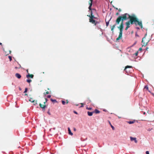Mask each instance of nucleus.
<instances>
[{
	"label": "nucleus",
	"mask_w": 154,
	"mask_h": 154,
	"mask_svg": "<svg viewBox=\"0 0 154 154\" xmlns=\"http://www.w3.org/2000/svg\"><path fill=\"white\" fill-rule=\"evenodd\" d=\"M109 124L110 125L111 127H112V129L113 130H114L115 129L114 127L111 125V123H110V121H109Z\"/></svg>",
	"instance_id": "dca6fc26"
},
{
	"label": "nucleus",
	"mask_w": 154,
	"mask_h": 154,
	"mask_svg": "<svg viewBox=\"0 0 154 154\" xmlns=\"http://www.w3.org/2000/svg\"><path fill=\"white\" fill-rule=\"evenodd\" d=\"M94 113V112H93V111L92 112H90L88 111V116H92L93 114Z\"/></svg>",
	"instance_id": "9b49d317"
},
{
	"label": "nucleus",
	"mask_w": 154,
	"mask_h": 154,
	"mask_svg": "<svg viewBox=\"0 0 154 154\" xmlns=\"http://www.w3.org/2000/svg\"><path fill=\"white\" fill-rule=\"evenodd\" d=\"M93 112H94V113H95L96 114L99 113H100V111L96 109H95L94 111H93Z\"/></svg>",
	"instance_id": "ddd939ff"
},
{
	"label": "nucleus",
	"mask_w": 154,
	"mask_h": 154,
	"mask_svg": "<svg viewBox=\"0 0 154 154\" xmlns=\"http://www.w3.org/2000/svg\"><path fill=\"white\" fill-rule=\"evenodd\" d=\"M153 116H154V112H153Z\"/></svg>",
	"instance_id": "a18cd8bd"
},
{
	"label": "nucleus",
	"mask_w": 154,
	"mask_h": 154,
	"mask_svg": "<svg viewBox=\"0 0 154 154\" xmlns=\"http://www.w3.org/2000/svg\"><path fill=\"white\" fill-rule=\"evenodd\" d=\"M81 107H82L84 106V104L83 103H81Z\"/></svg>",
	"instance_id": "a878e982"
},
{
	"label": "nucleus",
	"mask_w": 154,
	"mask_h": 154,
	"mask_svg": "<svg viewBox=\"0 0 154 154\" xmlns=\"http://www.w3.org/2000/svg\"><path fill=\"white\" fill-rule=\"evenodd\" d=\"M88 101L89 103L91 102V100H90L89 98H88Z\"/></svg>",
	"instance_id": "cd10ccee"
},
{
	"label": "nucleus",
	"mask_w": 154,
	"mask_h": 154,
	"mask_svg": "<svg viewBox=\"0 0 154 154\" xmlns=\"http://www.w3.org/2000/svg\"><path fill=\"white\" fill-rule=\"evenodd\" d=\"M132 67V66H127L125 67V69H124V71H125L128 74H129V72L128 71L127 69L128 68H131Z\"/></svg>",
	"instance_id": "423d86ee"
},
{
	"label": "nucleus",
	"mask_w": 154,
	"mask_h": 154,
	"mask_svg": "<svg viewBox=\"0 0 154 154\" xmlns=\"http://www.w3.org/2000/svg\"><path fill=\"white\" fill-rule=\"evenodd\" d=\"M122 26H121L120 27H118V28L120 30L119 34L118 37L116 39V41L120 39L122 37Z\"/></svg>",
	"instance_id": "7ed1b4c3"
},
{
	"label": "nucleus",
	"mask_w": 154,
	"mask_h": 154,
	"mask_svg": "<svg viewBox=\"0 0 154 154\" xmlns=\"http://www.w3.org/2000/svg\"><path fill=\"white\" fill-rule=\"evenodd\" d=\"M74 112L75 113V114H78V113H77L76 112V111H74Z\"/></svg>",
	"instance_id": "72a5a7b5"
},
{
	"label": "nucleus",
	"mask_w": 154,
	"mask_h": 154,
	"mask_svg": "<svg viewBox=\"0 0 154 154\" xmlns=\"http://www.w3.org/2000/svg\"><path fill=\"white\" fill-rule=\"evenodd\" d=\"M118 118H119L120 119V118H121L122 117H119V116H118Z\"/></svg>",
	"instance_id": "a19ab883"
},
{
	"label": "nucleus",
	"mask_w": 154,
	"mask_h": 154,
	"mask_svg": "<svg viewBox=\"0 0 154 154\" xmlns=\"http://www.w3.org/2000/svg\"><path fill=\"white\" fill-rule=\"evenodd\" d=\"M68 103H69V101H68V100H66V103L68 104Z\"/></svg>",
	"instance_id": "473e14b6"
},
{
	"label": "nucleus",
	"mask_w": 154,
	"mask_h": 154,
	"mask_svg": "<svg viewBox=\"0 0 154 154\" xmlns=\"http://www.w3.org/2000/svg\"><path fill=\"white\" fill-rule=\"evenodd\" d=\"M145 113H146L145 112H144V113H143L144 115H145Z\"/></svg>",
	"instance_id": "37998d69"
},
{
	"label": "nucleus",
	"mask_w": 154,
	"mask_h": 154,
	"mask_svg": "<svg viewBox=\"0 0 154 154\" xmlns=\"http://www.w3.org/2000/svg\"><path fill=\"white\" fill-rule=\"evenodd\" d=\"M109 21H108V22H106V26H108V25H109Z\"/></svg>",
	"instance_id": "bb28decb"
},
{
	"label": "nucleus",
	"mask_w": 154,
	"mask_h": 154,
	"mask_svg": "<svg viewBox=\"0 0 154 154\" xmlns=\"http://www.w3.org/2000/svg\"><path fill=\"white\" fill-rule=\"evenodd\" d=\"M146 154H149L148 151H146Z\"/></svg>",
	"instance_id": "c85d7f7f"
},
{
	"label": "nucleus",
	"mask_w": 154,
	"mask_h": 154,
	"mask_svg": "<svg viewBox=\"0 0 154 154\" xmlns=\"http://www.w3.org/2000/svg\"><path fill=\"white\" fill-rule=\"evenodd\" d=\"M15 76L19 79H20L21 77L20 75L18 73H17L15 74Z\"/></svg>",
	"instance_id": "9d476101"
},
{
	"label": "nucleus",
	"mask_w": 154,
	"mask_h": 154,
	"mask_svg": "<svg viewBox=\"0 0 154 154\" xmlns=\"http://www.w3.org/2000/svg\"><path fill=\"white\" fill-rule=\"evenodd\" d=\"M119 14V13H117L116 14V15H118Z\"/></svg>",
	"instance_id": "e433bc0d"
},
{
	"label": "nucleus",
	"mask_w": 154,
	"mask_h": 154,
	"mask_svg": "<svg viewBox=\"0 0 154 154\" xmlns=\"http://www.w3.org/2000/svg\"><path fill=\"white\" fill-rule=\"evenodd\" d=\"M130 140L131 141H134L135 143H137V139L135 137H130Z\"/></svg>",
	"instance_id": "6e6552de"
},
{
	"label": "nucleus",
	"mask_w": 154,
	"mask_h": 154,
	"mask_svg": "<svg viewBox=\"0 0 154 154\" xmlns=\"http://www.w3.org/2000/svg\"><path fill=\"white\" fill-rule=\"evenodd\" d=\"M93 11H96L94 9H93Z\"/></svg>",
	"instance_id": "c03bdc74"
},
{
	"label": "nucleus",
	"mask_w": 154,
	"mask_h": 154,
	"mask_svg": "<svg viewBox=\"0 0 154 154\" xmlns=\"http://www.w3.org/2000/svg\"><path fill=\"white\" fill-rule=\"evenodd\" d=\"M128 122L129 124H133L134 123V122H135V120H134V121H129V122Z\"/></svg>",
	"instance_id": "2eb2a0df"
},
{
	"label": "nucleus",
	"mask_w": 154,
	"mask_h": 154,
	"mask_svg": "<svg viewBox=\"0 0 154 154\" xmlns=\"http://www.w3.org/2000/svg\"><path fill=\"white\" fill-rule=\"evenodd\" d=\"M116 9H117V10L118 9V8H116Z\"/></svg>",
	"instance_id": "8fccbe9b"
},
{
	"label": "nucleus",
	"mask_w": 154,
	"mask_h": 154,
	"mask_svg": "<svg viewBox=\"0 0 154 154\" xmlns=\"http://www.w3.org/2000/svg\"><path fill=\"white\" fill-rule=\"evenodd\" d=\"M93 0H90V2H89V4L90 5V6L88 8L89 9V10H91V7L92 5V2Z\"/></svg>",
	"instance_id": "1a4fd4ad"
},
{
	"label": "nucleus",
	"mask_w": 154,
	"mask_h": 154,
	"mask_svg": "<svg viewBox=\"0 0 154 154\" xmlns=\"http://www.w3.org/2000/svg\"><path fill=\"white\" fill-rule=\"evenodd\" d=\"M51 97V96L50 95H49L47 96V97L48 98H50Z\"/></svg>",
	"instance_id": "7c9ffc66"
},
{
	"label": "nucleus",
	"mask_w": 154,
	"mask_h": 154,
	"mask_svg": "<svg viewBox=\"0 0 154 154\" xmlns=\"http://www.w3.org/2000/svg\"><path fill=\"white\" fill-rule=\"evenodd\" d=\"M86 109L88 110H91L92 109V108H91V107H87L86 108Z\"/></svg>",
	"instance_id": "412c9836"
},
{
	"label": "nucleus",
	"mask_w": 154,
	"mask_h": 154,
	"mask_svg": "<svg viewBox=\"0 0 154 154\" xmlns=\"http://www.w3.org/2000/svg\"><path fill=\"white\" fill-rule=\"evenodd\" d=\"M45 101L44 102V104H45V103L47 101V99L46 98H45ZM39 106H40V107L43 109H44L46 106L45 104L42 105L41 103H40Z\"/></svg>",
	"instance_id": "39448f33"
},
{
	"label": "nucleus",
	"mask_w": 154,
	"mask_h": 154,
	"mask_svg": "<svg viewBox=\"0 0 154 154\" xmlns=\"http://www.w3.org/2000/svg\"><path fill=\"white\" fill-rule=\"evenodd\" d=\"M51 101H52V102H54V103L57 102V101L56 100H53L52 99H51Z\"/></svg>",
	"instance_id": "a211bd4d"
},
{
	"label": "nucleus",
	"mask_w": 154,
	"mask_h": 154,
	"mask_svg": "<svg viewBox=\"0 0 154 154\" xmlns=\"http://www.w3.org/2000/svg\"><path fill=\"white\" fill-rule=\"evenodd\" d=\"M0 45H2V44L0 42Z\"/></svg>",
	"instance_id": "79ce46f5"
},
{
	"label": "nucleus",
	"mask_w": 154,
	"mask_h": 154,
	"mask_svg": "<svg viewBox=\"0 0 154 154\" xmlns=\"http://www.w3.org/2000/svg\"><path fill=\"white\" fill-rule=\"evenodd\" d=\"M146 35L143 38L142 41V43L143 44V45L145 46H146L147 45L148 43L149 42V40L146 39Z\"/></svg>",
	"instance_id": "20e7f679"
},
{
	"label": "nucleus",
	"mask_w": 154,
	"mask_h": 154,
	"mask_svg": "<svg viewBox=\"0 0 154 154\" xmlns=\"http://www.w3.org/2000/svg\"><path fill=\"white\" fill-rule=\"evenodd\" d=\"M29 101L31 102H34V100H33V99L32 98H31L29 100Z\"/></svg>",
	"instance_id": "6ab92c4d"
},
{
	"label": "nucleus",
	"mask_w": 154,
	"mask_h": 154,
	"mask_svg": "<svg viewBox=\"0 0 154 154\" xmlns=\"http://www.w3.org/2000/svg\"><path fill=\"white\" fill-rule=\"evenodd\" d=\"M49 93V92L48 91H47L45 93H44V94L45 95H46V94H48Z\"/></svg>",
	"instance_id": "4be33fe9"
},
{
	"label": "nucleus",
	"mask_w": 154,
	"mask_h": 154,
	"mask_svg": "<svg viewBox=\"0 0 154 154\" xmlns=\"http://www.w3.org/2000/svg\"><path fill=\"white\" fill-rule=\"evenodd\" d=\"M48 113L49 115H51L50 113L49 112H48Z\"/></svg>",
	"instance_id": "ea45409f"
},
{
	"label": "nucleus",
	"mask_w": 154,
	"mask_h": 154,
	"mask_svg": "<svg viewBox=\"0 0 154 154\" xmlns=\"http://www.w3.org/2000/svg\"><path fill=\"white\" fill-rule=\"evenodd\" d=\"M142 50V48H139V51H141Z\"/></svg>",
	"instance_id": "2f4dec72"
},
{
	"label": "nucleus",
	"mask_w": 154,
	"mask_h": 154,
	"mask_svg": "<svg viewBox=\"0 0 154 154\" xmlns=\"http://www.w3.org/2000/svg\"><path fill=\"white\" fill-rule=\"evenodd\" d=\"M27 72L28 73H29L28 70H27Z\"/></svg>",
	"instance_id": "49530a36"
},
{
	"label": "nucleus",
	"mask_w": 154,
	"mask_h": 154,
	"mask_svg": "<svg viewBox=\"0 0 154 154\" xmlns=\"http://www.w3.org/2000/svg\"><path fill=\"white\" fill-rule=\"evenodd\" d=\"M20 67H21V66H20V67L19 68H18V67H15V69H17L18 68V69L20 68Z\"/></svg>",
	"instance_id": "c756f323"
},
{
	"label": "nucleus",
	"mask_w": 154,
	"mask_h": 154,
	"mask_svg": "<svg viewBox=\"0 0 154 154\" xmlns=\"http://www.w3.org/2000/svg\"><path fill=\"white\" fill-rule=\"evenodd\" d=\"M68 131L69 132V134L71 135V136L73 135V133L71 132V131L70 129V128H68Z\"/></svg>",
	"instance_id": "f8f14e48"
},
{
	"label": "nucleus",
	"mask_w": 154,
	"mask_h": 154,
	"mask_svg": "<svg viewBox=\"0 0 154 154\" xmlns=\"http://www.w3.org/2000/svg\"><path fill=\"white\" fill-rule=\"evenodd\" d=\"M26 82L29 83H30L31 82H32V80L28 79H27Z\"/></svg>",
	"instance_id": "f3484780"
},
{
	"label": "nucleus",
	"mask_w": 154,
	"mask_h": 154,
	"mask_svg": "<svg viewBox=\"0 0 154 154\" xmlns=\"http://www.w3.org/2000/svg\"><path fill=\"white\" fill-rule=\"evenodd\" d=\"M90 10L91 11L90 15H88V16L90 17L89 21L92 23L94 24V25L96 26L97 24L101 22V21L100 19H97L95 17L94 15L93 14L91 9Z\"/></svg>",
	"instance_id": "f03ea898"
},
{
	"label": "nucleus",
	"mask_w": 154,
	"mask_h": 154,
	"mask_svg": "<svg viewBox=\"0 0 154 154\" xmlns=\"http://www.w3.org/2000/svg\"><path fill=\"white\" fill-rule=\"evenodd\" d=\"M26 78L29 79L30 78L32 79L34 77V75L33 74H30L28 73V74L26 75Z\"/></svg>",
	"instance_id": "0eeeda50"
},
{
	"label": "nucleus",
	"mask_w": 154,
	"mask_h": 154,
	"mask_svg": "<svg viewBox=\"0 0 154 154\" xmlns=\"http://www.w3.org/2000/svg\"><path fill=\"white\" fill-rule=\"evenodd\" d=\"M128 28H129L128 27L126 26V28L125 29V30H127L128 29Z\"/></svg>",
	"instance_id": "f704fd0d"
},
{
	"label": "nucleus",
	"mask_w": 154,
	"mask_h": 154,
	"mask_svg": "<svg viewBox=\"0 0 154 154\" xmlns=\"http://www.w3.org/2000/svg\"><path fill=\"white\" fill-rule=\"evenodd\" d=\"M27 91V88H26L25 89V91H24V93H25Z\"/></svg>",
	"instance_id": "b1692460"
},
{
	"label": "nucleus",
	"mask_w": 154,
	"mask_h": 154,
	"mask_svg": "<svg viewBox=\"0 0 154 154\" xmlns=\"http://www.w3.org/2000/svg\"><path fill=\"white\" fill-rule=\"evenodd\" d=\"M121 11V9L120 8H119V12H120V11Z\"/></svg>",
	"instance_id": "4c0bfd02"
},
{
	"label": "nucleus",
	"mask_w": 154,
	"mask_h": 154,
	"mask_svg": "<svg viewBox=\"0 0 154 154\" xmlns=\"http://www.w3.org/2000/svg\"><path fill=\"white\" fill-rule=\"evenodd\" d=\"M62 103L63 105H65V104H66V102H65L64 101V100H62Z\"/></svg>",
	"instance_id": "aec40b11"
},
{
	"label": "nucleus",
	"mask_w": 154,
	"mask_h": 154,
	"mask_svg": "<svg viewBox=\"0 0 154 154\" xmlns=\"http://www.w3.org/2000/svg\"><path fill=\"white\" fill-rule=\"evenodd\" d=\"M136 35H137V36H138L136 34Z\"/></svg>",
	"instance_id": "3c124183"
},
{
	"label": "nucleus",
	"mask_w": 154,
	"mask_h": 154,
	"mask_svg": "<svg viewBox=\"0 0 154 154\" xmlns=\"http://www.w3.org/2000/svg\"><path fill=\"white\" fill-rule=\"evenodd\" d=\"M9 52H10V53H11V51H9Z\"/></svg>",
	"instance_id": "de8ad7c7"
},
{
	"label": "nucleus",
	"mask_w": 154,
	"mask_h": 154,
	"mask_svg": "<svg viewBox=\"0 0 154 154\" xmlns=\"http://www.w3.org/2000/svg\"><path fill=\"white\" fill-rule=\"evenodd\" d=\"M146 90L148 91L149 92H150L148 90V87L147 85H146L144 88V90Z\"/></svg>",
	"instance_id": "4468645a"
},
{
	"label": "nucleus",
	"mask_w": 154,
	"mask_h": 154,
	"mask_svg": "<svg viewBox=\"0 0 154 154\" xmlns=\"http://www.w3.org/2000/svg\"><path fill=\"white\" fill-rule=\"evenodd\" d=\"M25 95H27V94H25Z\"/></svg>",
	"instance_id": "09e8293b"
},
{
	"label": "nucleus",
	"mask_w": 154,
	"mask_h": 154,
	"mask_svg": "<svg viewBox=\"0 0 154 154\" xmlns=\"http://www.w3.org/2000/svg\"><path fill=\"white\" fill-rule=\"evenodd\" d=\"M138 51H137L136 52L135 54V55L136 56H137L138 55Z\"/></svg>",
	"instance_id": "393cba45"
},
{
	"label": "nucleus",
	"mask_w": 154,
	"mask_h": 154,
	"mask_svg": "<svg viewBox=\"0 0 154 154\" xmlns=\"http://www.w3.org/2000/svg\"><path fill=\"white\" fill-rule=\"evenodd\" d=\"M128 19H129L130 20L125 23L127 27L129 28L130 27L131 24H134L136 26L139 25L141 28H143L142 21H139L138 19L134 15L131 16L127 13H125L118 17L116 21V23L111 27V30L113 32L117 24H119L121 22L120 24L119 27H120L121 26H122L123 31L124 28V21Z\"/></svg>",
	"instance_id": "f257e3e1"
},
{
	"label": "nucleus",
	"mask_w": 154,
	"mask_h": 154,
	"mask_svg": "<svg viewBox=\"0 0 154 154\" xmlns=\"http://www.w3.org/2000/svg\"><path fill=\"white\" fill-rule=\"evenodd\" d=\"M73 130L74 131H76V129L75 128H74Z\"/></svg>",
	"instance_id": "c9c22d12"
},
{
	"label": "nucleus",
	"mask_w": 154,
	"mask_h": 154,
	"mask_svg": "<svg viewBox=\"0 0 154 154\" xmlns=\"http://www.w3.org/2000/svg\"><path fill=\"white\" fill-rule=\"evenodd\" d=\"M147 113H148V114H150V113H149V110H148V111H147Z\"/></svg>",
	"instance_id": "58836bf2"
},
{
	"label": "nucleus",
	"mask_w": 154,
	"mask_h": 154,
	"mask_svg": "<svg viewBox=\"0 0 154 154\" xmlns=\"http://www.w3.org/2000/svg\"><path fill=\"white\" fill-rule=\"evenodd\" d=\"M8 58L9 59L10 61H11L12 60V58L11 57V56H9L8 57Z\"/></svg>",
	"instance_id": "5701e85b"
}]
</instances>
